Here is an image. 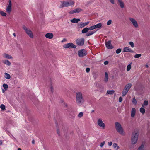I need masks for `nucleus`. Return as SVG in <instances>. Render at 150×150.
<instances>
[{"label": "nucleus", "instance_id": "2f4dec72", "mask_svg": "<svg viewBox=\"0 0 150 150\" xmlns=\"http://www.w3.org/2000/svg\"><path fill=\"white\" fill-rule=\"evenodd\" d=\"M131 68V64H128L127 67V71H129L130 70Z\"/></svg>", "mask_w": 150, "mask_h": 150}, {"label": "nucleus", "instance_id": "423d86ee", "mask_svg": "<svg viewBox=\"0 0 150 150\" xmlns=\"http://www.w3.org/2000/svg\"><path fill=\"white\" fill-rule=\"evenodd\" d=\"M87 54L86 51L84 49H81L78 51V55L79 57L85 56Z\"/></svg>", "mask_w": 150, "mask_h": 150}, {"label": "nucleus", "instance_id": "8fccbe9b", "mask_svg": "<svg viewBox=\"0 0 150 150\" xmlns=\"http://www.w3.org/2000/svg\"><path fill=\"white\" fill-rule=\"evenodd\" d=\"M122 97H120L119 98V102H122Z\"/></svg>", "mask_w": 150, "mask_h": 150}, {"label": "nucleus", "instance_id": "0eeeda50", "mask_svg": "<svg viewBox=\"0 0 150 150\" xmlns=\"http://www.w3.org/2000/svg\"><path fill=\"white\" fill-rule=\"evenodd\" d=\"M63 47L66 49H67L69 48H76V46L73 43H68L65 44L63 46Z\"/></svg>", "mask_w": 150, "mask_h": 150}, {"label": "nucleus", "instance_id": "e433bc0d", "mask_svg": "<svg viewBox=\"0 0 150 150\" xmlns=\"http://www.w3.org/2000/svg\"><path fill=\"white\" fill-rule=\"evenodd\" d=\"M122 50L121 48H119L117 49L116 51V53L117 54H119L120 53L121 51Z\"/></svg>", "mask_w": 150, "mask_h": 150}, {"label": "nucleus", "instance_id": "49530a36", "mask_svg": "<svg viewBox=\"0 0 150 150\" xmlns=\"http://www.w3.org/2000/svg\"><path fill=\"white\" fill-rule=\"evenodd\" d=\"M112 23V20H108L107 22V25H110Z\"/></svg>", "mask_w": 150, "mask_h": 150}, {"label": "nucleus", "instance_id": "ea45409f", "mask_svg": "<svg viewBox=\"0 0 150 150\" xmlns=\"http://www.w3.org/2000/svg\"><path fill=\"white\" fill-rule=\"evenodd\" d=\"M0 108L3 110H4L5 108V106L4 104L1 105Z\"/></svg>", "mask_w": 150, "mask_h": 150}, {"label": "nucleus", "instance_id": "37998d69", "mask_svg": "<svg viewBox=\"0 0 150 150\" xmlns=\"http://www.w3.org/2000/svg\"><path fill=\"white\" fill-rule=\"evenodd\" d=\"M129 44L133 48L134 47V45L132 42H130L129 43Z\"/></svg>", "mask_w": 150, "mask_h": 150}, {"label": "nucleus", "instance_id": "69168bd1", "mask_svg": "<svg viewBox=\"0 0 150 150\" xmlns=\"http://www.w3.org/2000/svg\"><path fill=\"white\" fill-rule=\"evenodd\" d=\"M9 134H10L11 135V133H9Z\"/></svg>", "mask_w": 150, "mask_h": 150}, {"label": "nucleus", "instance_id": "de8ad7c7", "mask_svg": "<svg viewBox=\"0 0 150 150\" xmlns=\"http://www.w3.org/2000/svg\"><path fill=\"white\" fill-rule=\"evenodd\" d=\"M105 141H103V142L101 143L100 144V146L101 147H102L105 144Z\"/></svg>", "mask_w": 150, "mask_h": 150}, {"label": "nucleus", "instance_id": "3c124183", "mask_svg": "<svg viewBox=\"0 0 150 150\" xmlns=\"http://www.w3.org/2000/svg\"><path fill=\"white\" fill-rule=\"evenodd\" d=\"M108 63H109V62L108 61H105L104 62V64L105 65H107V64H108Z\"/></svg>", "mask_w": 150, "mask_h": 150}, {"label": "nucleus", "instance_id": "20e7f679", "mask_svg": "<svg viewBox=\"0 0 150 150\" xmlns=\"http://www.w3.org/2000/svg\"><path fill=\"white\" fill-rule=\"evenodd\" d=\"M84 38H82L77 39L76 40V42L78 45L82 46L84 44Z\"/></svg>", "mask_w": 150, "mask_h": 150}, {"label": "nucleus", "instance_id": "7ed1b4c3", "mask_svg": "<svg viewBox=\"0 0 150 150\" xmlns=\"http://www.w3.org/2000/svg\"><path fill=\"white\" fill-rule=\"evenodd\" d=\"M139 133L135 132H133L132 134L131 143L132 144L136 143L138 139Z\"/></svg>", "mask_w": 150, "mask_h": 150}, {"label": "nucleus", "instance_id": "dca6fc26", "mask_svg": "<svg viewBox=\"0 0 150 150\" xmlns=\"http://www.w3.org/2000/svg\"><path fill=\"white\" fill-rule=\"evenodd\" d=\"M117 1L121 8H124V4L122 0H117Z\"/></svg>", "mask_w": 150, "mask_h": 150}, {"label": "nucleus", "instance_id": "f8f14e48", "mask_svg": "<svg viewBox=\"0 0 150 150\" xmlns=\"http://www.w3.org/2000/svg\"><path fill=\"white\" fill-rule=\"evenodd\" d=\"M123 52H129L131 53H133L134 52V51L129 47H126L123 48Z\"/></svg>", "mask_w": 150, "mask_h": 150}, {"label": "nucleus", "instance_id": "4d7b16f0", "mask_svg": "<svg viewBox=\"0 0 150 150\" xmlns=\"http://www.w3.org/2000/svg\"><path fill=\"white\" fill-rule=\"evenodd\" d=\"M57 132L58 134L59 135L60 134V132H59V129H57Z\"/></svg>", "mask_w": 150, "mask_h": 150}, {"label": "nucleus", "instance_id": "c9c22d12", "mask_svg": "<svg viewBox=\"0 0 150 150\" xmlns=\"http://www.w3.org/2000/svg\"><path fill=\"white\" fill-rule=\"evenodd\" d=\"M113 146L114 148H115L117 147V150L119 148V146H117V144L116 143H114L113 144Z\"/></svg>", "mask_w": 150, "mask_h": 150}, {"label": "nucleus", "instance_id": "0e129e2a", "mask_svg": "<svg viewBox=\"0 0 150 150\" xmlns=\"http://www.w3.org/2000/svg\"><path fill=\"white\" fill-rule=\"evenodd\" d=\"M146 66L147 67H148V65H146Z\"/></svg>", "mask_w": 150, "mask_h": 150}, {"label": "nucleus", "instance_id": "79ce46f5", "mask_svg": "<svg viewBox=\"0 0 150 150\" xmlns=\"http://www.w3.org/2000/svg\"><path fill=\"white\" fill-rule=\"evenodd\" d=\"M141 56V54H136L134 56V57L135 58H138Z\"/></svg>", "mask_w": 150, "mask_h": 150}, {"label": "nucleus", "instance_id": "09e8293b", "mask_svg": "<svg viewBox=\"0 0 150 150\" xmlns=\"http://www.w3.org/2000/svg\"><path fill=\"white\" fill-rule=\"evenodd\" d=\"M90 70V69L89 68H87L86 69V71L87 73H88Z\"/></svg>", "mask_w": 150, "mask_h": 150}, {"label": "nucleus", "instance_id": "58836bf2", "mask_svg": "<svg viewBox=\"0 0 150 150\" xmlns=\"http://www.w3.org/2000/svg\"><path fill=\"white\" fill-rule=\"evenodd\" d=\"M75 10L76 13H79L81 11H82V10L79 8H78L76 9Z\"/></svg>", "mask_w": 150, "mask_h": 150}, {"label": "nucleus", "instance_id": "1a4fd4ad", "mask_svg": "<svg viewBox=\"0 0 150 150\" xmlns=\"http://www.w3.org/2000/svg\"><path fill=\"white\" fill-rule=\"evenodd\" d=\"M89 23V22L83 23L80 22L78 23L77 27L78 28H83L88 25Z\"/></svg>", "mask_w": 150, "mask_h": 150}, {"label": "nucleus", "instance_id": "680f3d73", "mask_svg": "<svg viewBox=\"0 0 150 150\" xmlns=\"http://www.w3.org/2000/svg\"><path fill=\"white\" fill-rule=\"evenodd\" d=\"M94 112V110H92L91 111V112L92 113L93 112Z\"/></svg>", "mask_w": 150, "mask_h": 150}, {"label": "nucleus", "instance_id": "aec40b11", "mask_svg": "<svg viewBox=\"0 0 150 150\" xmlns=\"http://www.w3.org/2000/svg\"><path fill=\"white\" fill-rule=\"evenodd\" d=\"M102 24L101 23H98L94 25L95 29L100 28L102 26Z\"/></svg>", "mask_w": 150, "mask_h": 150}, {"label": "nucleus", "instance_id": "c85d7f7f", "mask_svg": "<svg viewBox=\"0 0 150 150\" xmlns=\"http://www.w3.org/2000/svg\"><path fill=\"white\" fill-rule=\"evenodd\" d=\"M95 32H94L93 31H91L90 32H89L88 33H87L86 36H90L93 34Z\"/></svg>", "mask_w": 150, "mask_h": 150}, {"label": "nucleus", "instance_id": "a878e982", "mask_svg": "<svg viewBox=\"0 0 150 150\" xmlns=\"http://www.w3.org/2000/svg\"><path fill=\"white\" fill-rule=\"evenodd\" d=\"M4 77L6 79H9L11 78V76L10 74H9L6 73H5Z\"/></svg>", "mask_w": 150, "mask_h": 150}, {"label": "nucleus", "instance_id": "864d4df0", "mask_svg": "<svg viewBox=\"0 0 150 150\" xmlns=\"http://www.w3.org/2000/svg\"><path fill=\"white\" fill-rule=\"evenodd\" d=\"M112 144V142H110L108 143V145L110 146H111Z\"/></svg>", "mask_w": 150, "mask_h": 150}, {"label": "nucleus", "instance_id": "9b49d317", "mask_svg": "<svg viewBox=\"0 0 150 150\" xmlns=\"http://www.w3.org/2000/svg\"><path fill=\"white\" fill-rule=\"evenodd\" d=\"M129 19L134 27L135 28L138 27V24L135 19L132 18H129Z\"/></svg>", "mask_w": 150, "mask_h": 150}, {"label": "nucleus", "instance_id": "72a5a7b5", "mask_svg": "<svg viewBox=\"0 0 150 150\" xmlns=\"http://www.w3.org/2000/svg\"><path fill=\"white\" fill-rule=\"evenodd\" d=\"M0 14L3 16H5L6 15V14L3 11H0Z\"/></svg>", "mask_w": 150, "mask_h": 150}, {"label": "nucleus", "instance_id": "2eb2a0df", "mask_svg": "<svg viewBox=\"0 0 150 150\" xmlns=\"http://www.w3.org/2000/svg\"><path fill=\"white\" fill-rule=\"evenodd\" d=\"M45 37L49 39L52 38L53 36V35L52 33H48L45 35Z\"/></svg>", "mask_w": 150, "mask_h": 150}, {"label": "nucleus", "instance_id": "b1692460", "mask_svg": "<svg viewBox=\"0 0 150 150\" xmlns=\"http://www.w3.org/2000/svg\"><path fill=\"white\" fill-rule=\"evenodd\" d=\"M4 56L6 58L10 59H13V57L12 56L8 54H5Z\"/></svg>", "mask_w": 150, "mask_h": 150}, {"label": "nucleus", "instance_id": "ddd939ff", "mask_svg": "<svg viewBox=\"0 0 150 150\" xmlns=\"http://www.w3.org/2000/svg\"><path fill=\"white\" fill-rule=\"evenodd\" d=\"M62 4L60 5L59 8H61L63 7H67L68 6V3L67 1H63L61 2Z\"/></svg>", "mask_w": 150, "mask_h": 150}, {"label": "nucleus", "instance_id": "bf43d9fd", "mask_svg": "<svg viewBox=\"0 0 150 150\" xmlns=\"http://www.w3.org/2000/svg\"><path fill=\"white\" fill-rule=\"evenodd\" d=\"M35 141H34V140H33L32 141V143L33 144H35Z\"/></svg>", "mask_w": 150, "mask_h": 150}, {"label": "nucleus", "instance_id": "338daca9", "mask_svg": "<svg viewBox=\"0 0 150 150\" xmlns=\"http://www.w3.org/2000/svg\"><path fill=\"white\" fill-rule=\"evenodd\" d=\"M150 132V131H148V132Z\"/></svg>", "mask_w": 150, "mask_h": 150}, {"label": "nucleus", "instance_id": "13d9d810", "mask_svg": "<svg viewBox=\"0 0 150 150\" xmlns=\"http://www.w3.org/2000/svg\"><path fill=\"white\" fill-rule=\"evenodd\" d=\"M3 142L2 140H0V145H1L2 144Z\"/></svg>", "mask_w": 150, "mask_h": 150}, {"label": "nucleus", "instance_id": "4be33fe9", "mask_svg": "<svg viewBox=\"0 0 150 150\" xmlns=\"http://www.w3.org/2000/svg\"><path fill=\"white\" fill-rule=\"evenodd\" d=\"M67 2L68 3V6L73 5L74 4V2L72 0H69Z\"/></svg>", "mask_w": 150, "mask_h": 150}, {"label": "nucleus", "instance_id": "5701e85b", "mask_svg": "<svg viewBox=\"0 0 150 150\" xmlns=\"http://www.w3.org/2000/svg\"><path fill=\"white\" fill-rule=\"evenodd\" d=\"M3 62L4 64H6L8 66H10L11 65V62L8 60H5L3 61Z\"/></svg>", "mask_w": 150, "mask_h": 150}, {"label": "nucleus", "instance_id": "a19ab883", "mask_svg": "<svg viewBox=\"0 0 150 150\" xmlns=\"http://www.w3.org/2000/svg\"><path fill=\"white\" fill-rule=\"evenodd\" d=\"M83 115V112H80L78 115V116L79 118L81 117Z\"/></svg>", "mask_w": 150, "mask_h": 150}, {"label": "nucleus", "instance_id": "052dcab7", "mask_svg": "<svg viewBox=\"0 0 150 150\" xmlns=\"http://www.w3.org/2000/svg\"><path fill=\"white\" fill-rule=\"evenodd\" d=\"M13 36L14 37H16V34L15 33H13Z\"/></svg>", "mask_w": 150, "mask_h": 150}, {"label": "nucleus", "instance_id": "4c0bfd02", "mask_svg": "<svg viewBox=\"0 0 150 150\" xmlns=\"http://www.w3.org/2000/svg\"><path fill=\"white\" fill-rule=\"evenodd\" d=\"M3 87H4V88L6 90L8 88V86L6 84H3Z\"/></svg>", "mask_w": 150, "mask_h": 150}, {"label": "nucleus", "instance_id": "c756f323", "mask_svg": "<svg viewBox=\"0 0 150 150\" xmlns=\"http://www.w3.org/2000/svg\"><path fill=\"white\" fill-rule=\"evenodd\" d=\"M139 111L140 112L142 113V114H144L145 112V110L142 107H141L140 108Z\"/></svg>", "mask_w": 150, "mask_h": 150}, {"label": "nucleus", "instance_id": "bb28decb", "mask_svg": "<svg viewBox=\"0 0 150 150\" xmlns=\"http://www.w3.org/2000/svg\"><path fill=\"white\" fill-rule=\"evenodd\" d=\"M115 92L114 90H108L107 91V93L108 94L112 95Z\"/></svg>", "mask_w": 150, "mask_h": 150}, {"label": "nucleus", "instance_id": "6e6d98bb", "mask_svg": "<svg viewBox=\"0 0 150 150\" xmlns=\"http://www.w3.org/2000/svg\"><path fill=\"white\" fill-rule=\"evenodd\" d=\"M102 88V90H101V89H100V91L101 92H102V91H103V90H104V87L102 86H101L100 87V88Z\"/></svg>", "mask_w": 150, "mask_h": 150}, {"label": "nucleus", "instance_id": "5fc2aeb1", "mask_svg": "<svg viewBox=\"0 0 150 150\" xmlns=\"http://www.w3.org/2000/svg\"><path fill=\"white\" fill-rule=\"evenodd\" d=\"M110 2L112 4H114V0H109Z\"/></svg>", "mask_w": 150, "mask_h": 150}, {"label": "nucleus", "instance_id": "cd10ccee", "mask_svg": "<svg viewBox=\"0 0 150 150\" xmlns=\"http://www.w3.org/2000/svg\"><path fill=\"white\" fill-rule=\"evenodd\" d=\"M128 92V91L124 89L122 93V96H125Z\"/></svg>", "mask_w": 150, "mask_h": 150}, {"label": "nucleus", "instance_id": "6ab92c4d", "mask_svg": "<svg viewBox=\"0 0 150 150\" xmlns=\"http://www.w3.org/2000/svg\"><path fill=\"white\" fill-rule=\"evenodd\" d=\"M80 21V19L79 18H74L71 20V21L73 23H77Z\"/></svg>", "mask_w": 150, "mask_h": 150}, {"label": "nucleus", "instance_id": "a18cd8bd", "mask_svg": "<svg viewBox=\"0 0 150 150\" xmlns=\"http://www.w3.org/2000/svg\"><path fill=\"white\" fill-rule=\"evenodd\" d=\"M88 28L89 29V30H93V29H95V26H94V25L91 26Z\"/></svg>", "mask_w": 150, "mask_h": 150}, {"label": "nucleus", "instance_id": "c03bdc74", "mask_svg": "<svg viewBox=\"0 0 150 150\" xmlns=\"http://www.w3.org/2000/svg\"><path fill=\"white\" fill-rule=\"evenodd\" d=\"M76 13L75 9L73 10H72L70 11L69 13L71 14H73L74 13Z\"/></svg>", "mask_w": 150, "mask_h": 150}, {"label": "nucleus", "instance_id": "e2e57ef3", "mask_svg": "<svg viewBox=\"0 0 150 150\" xmlns=\"http://www.w3.org/2000/svg\"><path fill=\"white\" fill-rule=\"evenodd\" d=\"M18 150H22L21 148H19L18 149Z\"/></svg>", "mask_w": 150, "mask_h": 150}, {"label": "nucleus", "instance_id": "f257e3e1", "mask_svg": "<svg viewBox=\"0 0 150 150\" xmlns=\"http://www.w3.org/2000/svg\"><path fill=\"white\" fill-rule=\"evenodd\" d=\"M76 101L78 105L81 104L84 101L83 97L81 92H78L76 93Z\"/></svg>", "mask_w": 150, "mask_h": 150}, {"label": "nucleus", "instance_id": "473e14b6", "mask_svg": "<svg viewBox=\"0 0 150 150\" xmlns=\"http://www.w3.org/2000/svg\"><path fill=\"white\" fill-rule=\"evenodd\" d=\"M144 145L143 144H142L141 146L138 148V150H144Z\"/></svg>", "mask_w": 150, "mask_h": 150}, {"label": "nucleus", "instance_id": "f704fd0d", "mask_svg": "<svg viewBox=\"0 0 150 150\" xmlns=\"http://www.w3.org/2000/svg\"><path fill=\"white\" fill-rule=\"evenodd\" d=\"M132 102L133 104L136 105L137 103V101L135 98H133L132 100Z\"/></svg>", "mask_w": 150, "mask_h": 150}, {"label": "nucleus", "instance_id": "a211bd4d", "mask_svg": "<svg viewBox=\"0 0 150 150\" xmlns=\"http://www.w3.org/2000/svg\"><path fill=\"white\" fill-rule=\"evenodd\" d=\"M136 109L134 108H132V109L131 116L134 117L136 114Z\"/></svg>", "mask_w": 150, "mask_h": 150}, {"label": "nucleus", "instance_id": "393cba45", "mask_svg": "<svg viewBox=\"0 0 150 150\" xmlns=\"http://www.w3.org/2000/svg\"><path fill=\"white\" fill-rule=\"evenodd\" d=\"M105 78L104 81L105 82H107L108 81V74L107 72H105Z\"/></svg>", "mask_w": 150, "mask_h": 150}, {"label": "nucleus", "instance_id": "9d476101", "mask_svg": "<svg viewBox=\"0 0 150 150\" xmlns=\"http://www.w3.org/2000/svg\"><path fill=\"white\" fill-rule=\"evenodd\" d=\"M111 41L109 40L105 43V45L106 48L108 49H112L114 48V47L112 46L111 44Z\"/></svg>", "mask_w": 150, "mask_h": 150}, {"label": "nucleus", "instance_id": "603ef678", "mask_svg": "<svg viewBox=\"0 0 150 150\" xmlns=\"http://www.w3.org/2000/svg\"><path fill=\"white\" fill-rule=\"evenodd\" d=\"M50 88V89H51V92L52 93H53V91H54L53 88V87H52V86H51Z\"/></svg>", "mask_w": 150, "mask_h": 150}, {"label": "nucleus", "instance_id": "412c9836", "mask_svg": "<svg viewBox=\"0 0 150 150\" xmlns=\"http://www.w3.org/2000/svg\"><path fill=\"white\" fill-rule=\"evenodd\" d=\"M89 30L88 28L86 27L83 28L82 30V33L83 34L86 33Z\"/></svg>", "mask_w": 150, "mask_h": 150}, {"label": "nucleus", "instance_id": "f3484780", "mask_svg": "<svg viewBox=\"0 0 150 150\" xmlns=\"http://www.w3.org/2000/svg\"><path fill=\"white\" fill-rule=\"evenodd\" d=\"M132 86L131 83H128L125 86L124 89L129 91Z\"/></svg>", "mask_w": 150, "mask_h": 150}, {"label": "nucleus", "instance_id": "4468645a", "mask_svg": "<svg viewBox=\"0 0 150 150\" xmlns=\"http://www.w3.org/2000/svg\"><path fill=\"white\" fill-rule=\"evenodd\" d=\"M11 0L9 1V2L6 9V11L8 12H10L11 9Z\"/></svg>", "mask_w": 150, "mask_h": 150}, {"label": "nucleus", "instance_id": "f03ea898", "mask_svg": "<svg viewBox=\"0 0 150 150\" xmlns=\"http://www.w3.org/2000/svg\"><path fill=\"white\" fill-rule=\"evenodd\" d=\"M115 129L117 132L122 135H125V133L121 125L118 122L115 123Z\"/></svg>", "mask_w": 150, "mask_h": 150}, {"label": "nucleus", "instance_id": "39448f33", "mask_svg": "<svg viewBox=\"0 0 150 150\" xmlns=\"http://www.w3.org/2000/svg\"><path fill=\"white\" fill-rule=\"evenodd\" d=\"M23 28L27 35L30 38H33V33L30 29H28L25 26H23Z\"/></svg>", "mask_w": 150, "mask_h": 150}, {"label": "nucleus", "instance_id": "7c9ffc66", "mask_svg": "<svg viewBox=\"0 0 150 150\" xmlns=\"http://www.w3.org/2000/svg\"><path fill=\"white\" fill-rule=\"evenodd\" d=\"M148 104V102L147 100H145L144 101L143 104L142 105L143 107H144V106H147Z\"/></svg>", "mask_w": 150, "mask_h": 150}, {"label": "nucleus", "instance_id": "6e6552de", "mask_svg": "<svg viewBox=\"0 0 150 150\" xmlns=\"http://www.w3.org/2000/svg\"><path fill=\"white\" fill-rule=\"evenodd\" d=\"M98 125L100 127L104 129L105 126V124L103 122L101 119H99L97 121Z\"/></svg>", "mask_w": 150, "mask_h": 150}]
</instances>
